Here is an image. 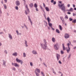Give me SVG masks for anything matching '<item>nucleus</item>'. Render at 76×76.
Instances as JSON below:
<instances>
[{"label":"nucleus","instance_id":"2f4dec72","mask_svg":"<svg viewBox=\"0 0 76 76\" xmlns=\"http://www.w3.org/2000/svg\"><path fill=\"white\" fill-rule=\"evenodd\" d=\"M12 70H16V68L15 67H13L12 68Z\"/></svg>","mask_w":76,"mask_h":76},{"label":"nucleus","instance_id":"f257e3e1","mask_svg":"<svg viewBox=\"0 0 76 76\" xmlns=\"http://www.w3.org/2000/svg\"><path fill=\"white\" fill-rule=\"evenodd\" d=\"M44 44H41V46L43 50H45L47 48V41L45 39H44L43 40Z\"/></svg>","mask_w":76,"mask_h":76},{"label":"nucleus","instance_id":"72a5a7b5","mask_svg":"<svg viewBox=\"0 0 76 76\" xmlns=\"http://www.w3.org/2000/svg\"><path fill=\"white\" fill-rule=\"evenodd\" d=\"M15 9L16 10H18V7H17V6H16L15 7Z\"/></svg>","mask_w":76,"mask_h":76},{"label":"nucleus","instance_id":"3c124183","mask_svg":"<svg viewBox=\"0 0 76 76\" xmlns=\"http://www.w3.org/2000/svg\"><path fill=\"white\" fill-rule=\"evenodd\" d=\"M72 19L71 18H69V20L70 21H72Z\"/></svg>","mask_w":76,"mask_h":76},{"label":"nucleus","instance_id":"09e8293b","mask_svg":"<svg viewBox=\"0 0 76 76\" xmlns=\"http://www.w3.org/2000/svg\"><path fill=\"white\" fill-rule=\"evenodd\" d=\"M36 8V11H38V9L37 8Z\"/></svg>","mask_w":76,"mask_h":76},{"label":"nucleus","instance_id":"0eeeda50","mask_svg":"<svg viewBox=\"0 0 76 76\" xmlns=\"http://www.w3.org/2000/svg\"><path fill=\"white\" fill-rule=\"evenodd\" d=\"M12 66H15V67H19V65L17 63H14V64H13V63H12Z\"/></svg>","mask_w":76,"mask_h":76},{"label":"nucleus","instance_id":"4c0bfd02","mask_svg":"<svg viewBox=\"0 0 76 76\" xmlns=\"http://www.w3.org/2000/svg\"><path fill=\"white\" fill-rule=\"evenodd\" d=\"M56 4V1H54V2H53V4L54 5H55Z\"/></svg>","mask_w":76,"mask_h":76},{"label":"nucleus","instance_id":"39448f33","mask_svg":"<svg viewBox=\"0 0 76 76\" xmlns=\"http://www.w3.org/2000/svg\"><path fill=\"white\" fill-rule=\"evenodd\" d=\"M54 48L56 50H58V44H56L54 45Z\"/></svg>","mask_w":76,"mask_h":76},{"label":"nucleus","instance_id":"4d7b16f0","mask_svg":"<svg viewBox=\"0 0 76 76\" xmlns=\"http://www.w3.org/2000/svg\"><path fill=\"white\" fill-rule=\"evenodd\" d=\"M58 2L59 3H62L61 1H59Z\"/></svg>","mask_w":76,"mask_h":76},{"label":"nucleus","instance_id":"6e6d98bb","mask_svg":"<svg viewBox=\"0 0 76 76\" xmlns=\"http://www.w3.org/2000/svg\"><path fill=\"white\" fill-rule=\"evenodd\" d=\"M68 14H69V15H70V14H71V13L69 12H68Z\"/></svg>","mask_w":76,"mask_h":76},{"label":"nucleus","instance_id":"f3484780","mask_svg":"<svg viewBox=\"0 0 76 76\" xmlns=\"http://www.w3.org/2000/svg\"><path fill=\"white\" fill-rule=\"evenodd\" d=\"M48 23V25L50 27H51H51H52V26H53V24H52V23Z\"/></svg>","mask_w":76,"mask_h":76},{"label":"nucleus","instance_id":"5701e85b","mask_svg":"<svg viewBox=\"0 0 76 76\" xmlns=\"http://www.w3.org/2000/svg\"><path fill=\"white\" fill-rule=\"evenodd\" d=\"M56 32H57V33H58V34H60V31H59V30L56 29Z\"/></svg>","mask_w":76,"mask_h":76},{"label":"nucleus","instance_id":"393cba45","mask_svg":"<svg viewBox=\"0 0 76 76\" xmlns=\"http://www.w3.org/2000/svg\"><path fill=\"white\" fill-rule=\"evenodd\" d=\"M28 20L30 21V22L31 23L32 25V21H31V18H30V17L29 16H28Z\"/></svg>","mask_w":76,"mask_h":76},{"label":"nucleus","instance_id":"6e6552de","mask_svg":"<svg viewBox=\"0 0 76 76\" xmlns=\"http://www.w3.org/2000/svg\"><path fill=\"white\" fill-rule=\"evenodd\" d=\"M69 35L68 34H65V36H64V37L66 39H67L69 38Z\"/></svg>","mask_w":76,"mask_h":76},{"label":"nucleus","instance_id":"680f3d73","mask_svg":"<svg viewBox=\"0 0 76 76\" xmlns=\"http://www.w3.org/2000/svg\"><path fill=\"white\" fill-rule=\"evenodd\" d=\"M76 46L75 47L73 48L74 49H76Z\"/></svg>","mask_w":76,"mask_h":76},{"label":"nucleus","instance_id":"bb28decb","mask_svg":"<svg viewBox=\"0 0 76 76\" xmlns=\"http://www.w3.org/2000/svg\"><path fill=\"white\" fill-rule=\"evenodd\" d=\"M35 74L37 76H39V73L37 72H35Z\"/></svg>","mask_w":76,"mask_h":76},{"label":"nucleus","instance_id":"13d9d810","mask_svg":"<svg viewBox=\"0 0 76 76\" xmlns=\"http://www.w3.org/2000/svg\"><path fill=\"white\" fill-rule=\"evenodd\" d=\"M25 46L26 47H28V45H27V44H26V45L25 44Z\"/></svg>","mask_w":76,"mask_h":76},{"label":"nucleus","instance_id":"603ef678","mask_svg":"<svg viewBox=\"0 0 76 76\" xmlns=\"http://www.w3.org/2000/svg\"><path fill=\"white\" fill-rule=\"evenodd\" d=\"M73 7H75V5H74V4H73Z\"/></svg>","mask_w":76,"mask_h":76},{"label":"nucleus","instance_id":"c9c22d12","mask_svg":"<svg viewBox=\"0 0 76 76\" xmlns=\"http://www.w3.org/2000/svg\"><path fill=\"white\" fill-rule=\"evenodd\" d=\"M41 74L43 75V76H44V74L42 72H41Z\"/></svg>","mask_w":76,"mask_h":76},{"label":"nucleus","instance_id":"774afa93","mask_svg":"<svg viewBox=\"0 0 76 76\" xmlns=\"http://www.w3.org/2000/svg\"><path fill=\"white\" fill-rule=\"evenodd\" d=\"M23 1H24V2L25 3V0H23Z\"/></svg>","mask_w":76,"mask_h":76},{"label":"nucleus","instance_id":"b1692460","mask_svg":"<svg viewBox=\"0 0 76 76\" xmlns=\"http://www.w3.org/2000/svg\"><path fill=\"white\" fill-rule=\"evenodd\" d=\"M34 7L35 8H37V7H38V5H37V4L35 3L34 4Z\"/></svg>","mask_w":76,"mask_h":76},{"label":"nucleus","instance_id":"a18cd8bd","mask_svg":"<svg viewBox=\"0 0 76 76\" xmlns=\"http://www.w3.org/2000/svg\"><path fill=\"white\" fill-rule=\"evenodd\" d=\"M70 4H68L67 5L68 7H70Z\"/></svg>","mask_w":76,"mask_h":76},{"label":"nucleus","instance_id":"ddd939ff","mask_svg":"<svg viewBox=\"0 0 76 76\" xmlns=\"http://www.w3.org/2000/svg\"><path fill=\"white\" fill-rule=\"evenodd\" d=\"M32 52L33 54H37V51H36L35 50H34L32 51Z\"/></svg>","mask_w":76,"mask_h":76},{"label":"nucleus","instance_id":"9b49d317","mask_svg":"<svg viewBox=\"0 0 76 76\" xmlns=\"http://www.w3.org/2000/svg\"><path fill=\"white\" fill-rule=\"evenodd\" d=\"M37 71L38 73H40V69H36L35 72H37Z\"/></svg>","mask_w":76,"mask_h":76},{"label":"nucleus","instance_id":"338daca9","mask_svg":"<svg viewBox=\"0 0 76 76\" xmlns=\"http://www.w3.org/2000/svg\"><path fill=\"white\" fill-rule=\"evenodd\" d=\"M1 45V43H0V46Z\"/></svg>","mask_w":76,"mask_h":76},{"label":"nucleus","instance_id":"bf43d9fd","mask_svg":"<svg viewBox=\"0 0 76 76\" xmlns=\"http://www.w3.org/2000/svg\"><path fill=\"white\" fill-rule=\"evenodd\" d=\"M5 53H6V54H7V51L6 50H5L4 51Z\"/></svg>","mask_w":76,"mask_h":76},{"label":"nucleus","instance_id":"c85d7f7f","mask_svg":"<svg viewBox=\"0 0 76 76\" xmlns=\"http://www.w3.org/2000/svg\"><path fill=\"white\" fill-rule=\"evenodd\" d=\"M23 57H26V54H25V53H23Z\"/></svg>","mask_w":76,"mask_h":76},{"label":"nucleus","instance_id":"20e7f679","mask_svg":"<svg viewBox=\"0 0 76 76\" xmlns=\"http://www.w3.org/2000/svg\"><path fill=\"white\" fill-rule=\"evenodd\" d=\"M26 7L27 9V10L25 11L26 14V15H28V13H29V12H30L28 8V5H26Z\"/></svg>","mask_w":76,"mask_h":76},{"label":"nucleus","instance_id":"ea45409f","mask_svg":"<svg viewBox=\"0 0 76 76\" xmlns=\"http://www.w3.org/2000/svg\"><path fill=\"white\" fill-rule=\"evenodd\" d=\"M26 44H27V41H26V40H25V44L26 45Z\"/></svg>","mask_w":76,"mask_h":76},{"label":"nucleus","instance_id":"37998d69","mask_svg":"<svg viewBox=\"0 0 76 76\" xmlns=\"http://www.w3.org/2000/svg\"><path fill=\"white\" fill-rule=\"evenodd\" d=\"M59 64H61V62L60 61H59Z\"/></svg>","mask_w":76,"mask_h":76},{"label":"nucleus","instance_id":"de8ad7c7","mask_svg":"<svg viewBox=\"0 0 76 76\" xmlns=\"http://www.w3.org/2000/svg\"><path fill=\"white\" fill-rule=\"evenodd\" d=\"M76 13H73V16H76Z\"/></svg>","mask_w":76,"mask_h":76},{"label":"nucleus","instance_id":"aec40b11","mask_svg":"<svg viewBox=\"0 0 76 76\" xmlns=\"http://www.w3.org/2000/svg\"><path fill=\"white\" fill-rule=\"evenodd\" d=\"M73 8H71L69 10H68L69 12H73Z\"/></svg>","mask_w":76,"mask_h":76},{"label":"nucleus","instance_id":"7ed1b4c3","mask_svg":"<svg viewBox=\"0 0 76 76\" xmlns=\"http://www.w3.org/2000/svg\"><path fill=\"white\" fill-rule=\"evenodd\" d=\"M69 42V44L68 43L67 44V45L68 47V49H66V51L68 53H69V51H70V44H71V42Z\"/></svg>","mask_w":76,"mask_h":76},{"label":"nucleus","instance_id":"4be33fe9","mask_svg":"<svg viewBox=\"0 0 76 76\" xmlns=\"http://www.w3.org/2000/svg\"><path fill=\"white\" fill-rule=\"evenodd\" d=\"M59 29H60L61 31H62V27L61 26V25H59Z\"/></svg>","mask_w":76,"mask_h":76},{"label":"nucleus","instance_id":"8fccbe9b","mask_svg":"<svg viewBox=\"0 0 76 76\" xmlns=\"http://www.w3.org/2000/svg\"><path fill=\"white\" fill-rule=\"evenodd\" d=\"M40 9L42 10H43V9L42 8V7L40 6Z\"/></svg>","mask_w":76,"mask_h":76},{"label":"nucleus","instance_id":"1a4fd4ad","mask_svg":"<svg viewBox=\"0 0 76 76\" xmlns=\"http://www.w3.org/2000/svg\"><path fill=\"white\" fill-rule=\"evenodd\" d=\"M15 3L17 6H19L20 5V3L18 1H16Z\"/></svg>","mask_w":76,"mask_h":76},{"label":"nucleus","instance_id":"79ce46f5","mask_svg":"<svg viewBox=\"0 0 76 76\" xmlns=\"http://www.w3.org/2000/svg\"><path fill=\"white\" fill-rule=\"evenodd\" d=\"M51 3H53V2H54V0H51Z\"/></svg>","mask_w":76,"mask_h":76},{"label":"nucleus","instance_id":"58836bf2","mask_svg":"<svg viewBox=\"0 0 76 76\" xmlns=\"http://www.w3.org/2000/svg\"><path fill=\"white\" fill-rule=\"evenodd\" d=\"M51 28L52 29V30H53V31H54L55 30V29L54 28H53V27H51Z\"/></svg>","mask_w":76,"mask_h":76},{"label":"nucleus","instance_id":"e2e57ef3","mask_svg":"<svg viewBox=\"0 0 76 76\" xmlns=\"http://www.w3.org/2000/svg\"><path fill=\"white\" fill-rule=\"evenodd\" d=\"M24 26H25V27L26 28H27V27H26V25H25Z\"/></svg>","mask_w":76,"mask_h":76},{"label":"nucleus","instance_id":"f8f14e48","mask_svg":"<svg viewBox=\"0 0 76 76\" xmlns=\"http://www.w3.org/2000/svg\"><path fill=\"white\" fill-rule=\"evenodd\" d=\"M12 56H18V53L16 52L12 54Z\"/></svg>","mask_w":76,"mask_h":76},{"label":"nucleus","instance_id":"0e129e2a","mask_svg":"<svg viewBox=\"0 0 76 76\" xmlns=\"http://www.w3.org/2000/svg\"><path fill=\"white\" fill-rule=\"evenodd\" d=\"M74 42H76V40H74Z\"/></svg>","mask_w":76,"mask_h":76},{"label":"nucleus","instance_id":"7c9ffc66","mask_svg":"<svg viewBox=\"0 0 76 76\" xmlns=\"http://www.w3.org/2000/svg\"><path fill=\"white\" fill-rule=\"evenodd\" d=\"M76 20L75 19L72 21V23H76Z\"/></svg>","mask_w":76,"mask_h":76},{"label":"nucleus","instance_id":"c03bdc74","mask_svg":"<svg viewBox=\"0 0 76 76\" xmlns=\"http://www.w3.org/2000/svg\"><path fill=\"white\" fill-rule=\"evenodd\" d=\"M43 5L44 7H45V4L44 3H43Z\"/></svg>","mask_w":76,"mask_h":76},{"label":"nucleus","instance_id":"864d4df0","mask_svg":"<svg viewBox=\"0 0 76 76\" xmlns=\"http://www.w3.org/2000/svg\"><path fill=\"white\" fill-rule=\"evenodd\" d=\"M5 3H7V0H4Z\"/></svg>","mask_w":76,"mask_h":76},{"label":"nucleus","instance_id":"c756f323","mask_svg":"<svg viewBox=\"0 0 76 76\" xmlns=\"http://www.w3.org/2000/svg\"><path fill=\"white\" fill-rule=\"evenodd\" d=\"M61 54H64V52L63 50H61Z\"/></svg>","mask_w":76,"mask_h":76},{"label":"nucleus","instance_id":"5fc2aeb1","mask_svg":"<svg viewBox=\"0 0 76 76\" xmlns=\"http://www.w3.org/2000/svg\"><path fill=\"white\" fill-rule=\"evenodd\" d=\"M53 73H54V74H56L55 71H53Z\"/></svg>","mask_w":76,"mask_h":76},{"label":"nucleus","instance_id":"052dcab7","mask_svg":"<svg viewBox=\"0 0 76 76\" xmlns=\"http://www.w3.org/2000/svg\"><path fill=\"white\" fill-rule=\"evenodd\" d=\"M0 12L1 13V9H0Z\"/></svg>","mask_w":76,"mask_h":76},{"label":"nucleus","instance_id":"2eb2a0df","mask_svg":"<svg viewBox=\"0 0 76 76\" xmlns=\"http://www.w3.org/2000/svg\"><path fill=\"white\" fill-rule=\"evenodd\" d=\"M9 38H10V39H12V35H11V34H9Z\"/></svg>","mask_w":76,"mask_h":76},{"label":"nucleus","instance_id":"49530a36","mask_svg":"<svg viewBox=\"0 0 76 76\" xmlns=\"http://www.w3.org/2000/svg\"><path fill=\"white\" fill-rule=\"evenodd\" d=\"M5 64H6V62H4L3 63V65H5Z\"/></svg>","mask_w":76,"mask_h":76},{"label":"nucleus","instance_id":"9d476101","mask_svg":"<svg viewBox=\"0 0 76 76\" xmlns=\"http://www.w3.org/2000/svg\"><path fill=\"white\" fill-rule=\"evenodd\" d=\"M56 57L58 60H58H59V59H60V55L57 54H56Z\"/></svg>","mask_w":76,"mask_h":76},{"label":"nucleus","instance_id":"e433bc0d","mask_svg":"<svg viewBox=\"0 0 76 76\" xmlns=\"http://www.w3.org/2000/svg\"><path fill=\"white\" fill-rule=\"evenodd\" d=\"M43 64H44V65L45 66H46V67H47V65H45V63H43Z\"/></svg>","mask_w":76,"mask_h":76},{"label":"nucleus","instance_id":"69168bd1","mask_svg":"<svg viewBox=\"0 0 76 76\" xmlns=\"http://www.w3.org/2000/svg\"><path fill=\"white\" fill-rule=\"evenodd\" d=\"M74 32H75V33H76V30L74 31Z\"/></svg>","mask_w":76,"mask_h":76},{"label":"nucleus","instance_id":"f03ea898","mask_svg":"<svg viewBox=\"0 0 76 76\" xmlns=\"http://www.w3.org/2000/svg\"><path fill=\"white\" fill-rule=\"evenodd\" d=\"M58 6L62 10V11L64 12L66 11V7L64 6V4H61L60 5V4H59L58 5Z\"/></svg>","mask_w":76,"mask_h":76},{"label":"nucleus","instance_id":"a878e982","mask_svg":"<svg viewBox=\"0 0 76 76\" xmlns=\"http://www.w3.org/2000/svg\"><path fill=\"white\" fill-rule=\"evenodd\" d=\"M52 41L53 42H54L56 41V40L55 39V38H54L53 37L52 39Z\"/></svg>","mask_w":76,"mask_h":76},{"label":"nucleus","instance_id":"f704fd0d","mask_svg":"<svg viewBox=\"0 0 76 76\" xmlns=\"http://www.w3.org/2000/svg\"><path fill=\"white\" fill-rule=\"evenodd\" d=\"M65 18H66V19H68V16H67V15H66L65 16Z\"/></svg>","mask_w":76,"mask_h":76},{"label":"nucleus","instance_id":"423d86ee","mask_svg":"<svg viewBox=\"0 0 76 76\" xmlns=\"http://www.w3.org/2000/svg\"><path fill=\"white\" fill-rule=\"evenodd\" d=\"M16 61L18 63H21V64H22V63H23V62L21 60H20L18 59V58H17L16 59Z\"/></svg>","mask_w":76,"mask_h":76},{"label":"nucleus","instance_id":"412c9836","mask_svg":"<svg viewBox=\"0 0 76 76\" xmlns=\"http://www.w3.org/2000/svg\"><path fill=\"white\" fill-rule=\"evenodd\" d=\"M29 5L30 6V7H33V6H34V4H33V3H31Z\"/></svg>","mask_w":76,"mask_h":76},{"label":"nucleus","instance_id":"a19ab883","mask_svg":"<svg viewBox=\"0 0 76 76\" xmlns=\"http://www.w3.org/2000/svg\"><path fill=\"white\" fill-rule=\"evenodd\" d=\"M16 32L18 35H19V32H18V30H17L16 31Z\"/></svg>","mask_w":76,"mask_h":76},{"label":"nucleus","instance_id":"6ab92c4d","mask_svg":"<svg viewBox=\"0 0 76 76\" xmlns=\"http://www.w3.org/2000/svg\"><path fill=\"white\" fill-rule=\"evenodd\" d=\"M45 9H46V11H47V12H48L50 10H49V8L47 7H45Z\"/></svg>","mask_w":76,"mask_h":76},{"label":"nucleus","instance_id":"cd10ccee","mask_svg":"<svg viewBox=\"0 0 76 76\" xmlns=\"http://www.w3.org/2000/svg\"><path fill=\"white\" fill-rule=\"evenodd\" d=\"M4 8L5 9H7V6H6V4H4Z\"/></svg>","mask_w":76,"mask_h":76},{"label":"nucleus","instance_id":"473e14b6","mask_svg":"<svg viewBox=\"0 0 76 76\" xmlns=\"http://www.w3.org/2000/svg\"><path fill=\"white\" fill-rule=\"evenodd\" d=\"M30 64L31 66H33V65L32 64V62H30Z\"/></svg>","mask_w":76,"mask_h":76},{"label":"nucleus","instance_id":"a211bd4d","mask_svg":"<svg viewBox=\"0 0 76 76\" xmlns=\"http://www.w3.org/2000/svg\"><path fill=\"white\" fill-rule=\"evenodd\" d=\"M63 50H66V49L67 48H65V47H64V44H63Z\"/></svg>","mask_w":76,"mask_h":76},{"label":"nucleus","instance_id":"dca6fc26","mask_svg":"<svg viewBox=\"0 0 76 76\" xmlns=\"http://www.w3.org/2000/svg\"><path fill=\"white\" fill-rule=\"evenodd\" d=\"M47 20H48V23H50V21H51V19H50V18L49 17H48L47 18Z\"/></svg>","mask_w":76,"mask_h":76},{"label":"nucleus","instance_id":"4468645a","mask_svg":"<svg viewBox=\"0 0 76 76\" xmlns=\"http://www.w3.org/2000/svg\"><path fill=\"white\" fill-rule=\"evenodd\" d=\"M60 18L61 19V20H62L63 23V22H64V18H63L61 17H60Z\"/></svg>","mask_w":76,"mask_h":76}]
</instances>
